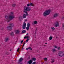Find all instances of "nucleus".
<instances>
[{
	"mask_svg": "<svg viewBox=\"0 0 64 64\" xmlns=\"http://www.w3.org/2000/svg\"><path fill=\"white\" fill-rule=\"evenodd\" d=\"M51 12V10L49 9L46 10L43 13V15L44 16H46L47 15H48L50 14Z\"/></svg>",
	"mask_w": 64,
	"mask_h": 64,
	"instance_id": "nucleus-1",
	"label": "nucleus"
},
{
	"mask_svg": "<svg viewBox=\"0 0 64 64\" xmlns=\"http://www.w3.org/2000/svg\"><path fill=\"white\" fill-rule=\"evenodd\" d=\"M14 18V16L12 15L10 16L9 17H8V16H6L5 17V18L8 20V22H9L11 20H12V19Z\"/></svg>",
	"mask_w": 64,
	"mask_h": 64,
	"instance_id": "nucleus-2",
	"label": "nucleus"
},
{
	"mask_svg": "<svg viewBox=\"0 0 64 64\" xmlns=\"http://www.w3.org/2000/svg\"><path fill=\"white\" fill-rule=\"evenodd\" d=\"M58 54L59 56L63 57L64 55V53L63 51H60L59 52Z\"/></svg>",
	"mask_w": 64,
	"mask_h": 64,
	"instance_id": "nucleus-3",
	"label": "nucleus"
},
{
	"mask_svg": "<svg viewBox=\"0 0 64 64\" xmlns=\"http://www.w3.org/2000/svg\"><path fill=\"white\" fill-rule=\"evenodd\" d=\"M10 26H8L6 27V28L7 29H8L9 30H12V27H11V26H13V24L12 23L10 24Z\"/></svg>",
	"mask_w": 64,
	"mask_h": 64,
	"instance_id": "nucleus-4",
	"label": "nucleus"
},
{
	"mask_svg": "<svg viewBox=\"0 0 64 64\" xmlns=\"http://www.w3.org/2000/svg\"><path fill=\"white\" fill-rule=\"evenodd\" d=\"M26 23H25V22H24V24L22 26V28L23 29H24L26 28Z\"/></svg>",
	"mask_w": 64,
	"mask_h": 64,
	"instance_id": "nucleus-5",
	"label": "nucleus"
},
{
	"mask_svg": "<svg viewBox=\"0 0 64 64\" xmlns=\"http://www.w3.org/2000/svg\"><path fill=\"white\" fill-rule=\"evenodd\" d=\"M54 25L56 27H57L59 25V22H58L56 21L55 22Z\"/></svg>",
	"mask_w": 64,
	"mask_h": 64,
	"instance_id": "nucleus-6",
	"label": "nucleus"
},
{
	"mask_svg": "<svg viewBox=\"0 0 64 64\" xmlns=\"http://www.w3.org/2000/svg\"><path fill=\"white\" fill-rule=\"evenodd\" d=\"M28 13H27L26 14H24L23 15V18H26V16H27L28 15Z\"/></svg>",
	"mask_w": 64,
	"mask_h": 64,
	"instance_id": "nucleus-7",
	"label": "nucleus"
},
{
	"mask_svg": "<svg viewBox=\"0 0 64 64\" xmlns=\"http://www.w3.org/2000/svg\"><path fill=\"white\" fill-rule=\"evenodd\" d=\"M59 15V13H56L54 14V17H57Z\"/></svg>",
	"mask_w": 64,
	"mask_h": 64,
	"instance_id": "nucleus-8",
	"label": "nucleus"
},
{
	"mask_svg": "<svg viewBox=\"0 0 64 64\" xmlns=\"http://www.w3.org/2000/svg\"><path fill=\"white\" fill-rule=\"evenodd\" d=\"M24 8V13H27V9H26V7H25Z\"/></svg>",
	"mask_w": 64,
	"mask_h": 64,
	"instance_id": "nucleus-9",
	"label": "nucleus"
},
{
	"mask_svg": "<svg viewBox=\"0 0 64 64\" xmlns=\"http://www.w3.org/2000/svg\"><path fill=\"white\" fill-rule=\"evenodd\" d=\"M25 7L28 11H29L31 10V8H30L29 7L27 8L26 7Z\"/></svg>",
	"mask_w": 64,
	"mask_h": 64,
	"instance_id": "nucleus-10",
	"label": "nucleus"
},
{
	"mask_svg": "<svg viewBox=\"0 0 64 64\" xmlns=\"http://www.w3.org/2000/svg\"><path fill=\"white\" fill-rule=\"evenodd\" d=\"M32 60H30L28 62V64H32Z\"/></svg>",
	"mask_w": 64,
	"mask_h": 64,
	"instance_id": "nucleus-11",
	"label": "nucleus"
},
{
	"mask_svg": "<svg viewBox=\"0 0 64 64\" xmlns=\"http://www.w3.org/2000/svg\"><path fill=\"white\" fill-rule=\"evenodd\" d=\"M16 34H18L20 32V31L18 30H16L15 32Z\"/></svg>",
	"mask_w": 64,
	"mask_h": 64,
	"instance_id": "nucleus-12",
	"label": "nucleus"
},
{
	"mask_svg": "<svg viewBox=\"0 0 64 64\" xmlns=\"http://www.w3.org/2000/svg\"><path fill=\"white\" fill-rule=\"evenodd\" d=\"M19 20H20V21H21L23 20V18L22 17V16H21L19 17Z\"/></svg>",
	"mask_w": 64,
	"mask_h": 64,
	"instance_id": "nucleus-13",
	"label": "nucleus"
},
{
	"mask_svg": "<svg viewBox=\"0 0 64 64\" xmlns=\"http://www.w3.org/2000/svg\"><path fill=\"white\" fill-rule=\"evenodd\" d=\"M30 6H33V7H34L35 6V5L34 4H33L31 2L30 3Z\"/></svg>",
	"mask_w": 64,
	"mask_h": 64,
	"instance_id": "nucleus-14",
	"label": "nucleus"
},
{
	"mask_svg": "<svg viewBox=\"0 0 64 64\" xmlns=\"http://www.w3.org/2000/svg\"><path fill=\"white\" fill-rule=\"evenodd\" d=\"M8 40H9V38H6L5 39V41L6 42H7Z\"/></svg>",
	"mask_w": 64,
	"mask_h": 64,
	"instance_id": "nucleus-15",
	"label": "nucleus"
},
{
	"mask_svg": "<svg viewBox=\"0 0 64 64\" xmlns=\"http://www.w3.org/2000/svg\"><path fill=\"white\" fill-rule=\"evenodd\" d=\"M22 60H23V58H21L19 60V62H21V61H22Z\"/></svg>",
	"mask_w": 64,
	"mask_h": 64,
	"instance_id": "nucleus-16",
	"label": "nucleus"
},
{
	"mask_svg": "<svg viewBox=\"0 0 64 64\" xmlns=\"http://www.w3.org/2000/svg\"><path fill=\"white\" fill-rule=\"evenodd\" d=\"M52 52H56V50L55 49H52Z\"/></svg>",
	"mask_w": 64,
	"mask_h": 64,
	"instance_id": "nucleus-17",
	"label": "nucleus"
},
{
	"mask_svg": "<svg viewBox=\"0 0 64 64\" xmlns=\"http://www.w3.org/2000/svg\"><path fill=\"white\" fill-rule=\"evenodd\" d=\"M53 38H52V36H50L49 38V40H52V39Z\"/></svg>",
	"mask_w": 64,
	"mask_h": 64,
	"instance_id": "nucleus-18",
	"label": "nucleus"
},
{
	"mask_svg": "<svg viewBox=\"0 0 64 64\" xmlns=\"http://www.w3.org/2000/svg\"><path fill=\"white\" fill-rule=\"evenodd\" d=\"M28 38H30V37L26 36L24 37V39H25V38H27V39H28Z\"/></svg>",
	"mask_w": 64,
	"mask_h": 64,
	"instance_id": "nucleus-19",
	"label": "nucleus"
},
{
	"mask_svg": "<svg viewBox=\"0 0 64 64\" xmlns=\"http://www.w3.org/2000/svg\"><path fill=\"white\" fill-rule=\"evenodd\" d=\"M34 24H37V21H35L34 22Z\"/></svg>",
	"mask_w": 64,
	"mask_h": 64,
	"instance_id": "nucleus-20",
	"label": "nucleus"
},
{
	"mask_svg": "<svg viewBox=\"0 0 64 64\" xmlns=\"http://www.w3.org/2000/svg\"><path fill=\"white\" fill-rule=\"evenodd\" d=\"M32 59L33 61H36V58H33Z\"/></svg>",
	"mask_w": 64,
	"mask_h": 64,
	"instance_id": "nucleus-21",
	"label": "nucleus"
},
{
	"mask_svg": "<svg viewBox=\"0 0 64 64\" xmlns=\"http://www.w3.org/2000/svg\"><path fill=\"white\" fill-rule=\"evenodd\" d=\"M44 60L46 62L47 61V58H44Z\"/></svg>",
	"mask_w": 64,
	"mask_h": 64,
	"instance_id": "nucleus-22",
	"label": "nucleus"
},
{
	"mask_svg": "<svg viewBox=\"0 0 64 64\" xmlns=\"http://www.w3.org/2000/svg\"><path fill=\"white\" fill-rule=\"evenodd\" d=\"M51 29L52 30H55V28H54L53 27H51Z\"/></svg>",
	"mask_w": 64,
	"mask_h": 64,
	"instance_id": "nucleus-23",
	"label": "nucleus"
},
{
	"mask_svg": "<svg viewBox=\"0 0 64 64\" xmlns=\"http://www.w3.org/2000/svg\"><path fill=\"white\" fill-rule=\"evenodd\" d=\"M10 35H11V36H13V35H14V33L13 32H11L10 33Z\"/></svg>",
	"mask_w": 64,
	"mask_h": 64,
	"instance_id": "nucleus-24",
	"label": "nucleus"
},
{
	"mask_svg": "<svg viewBox=\"0 0 64 64\" xmlns=\"http://www.w3.org/2000/svg\"><path fill=\"white\" fill-rule=\"evenodd\" d=\"M26 30H23L22 31V33H26Z\"/></svg>",
	"mask_w": 64,
	"mask_h": 64,
	"instance_id": "nucleus-25",
	"label": "nucleus"
},
{
	"mask_svg": "<svg viewBox=\"0 0 64 64\" xmlns=\"http://www.w3.org/2000/svg\"><path fill=\"white\" fill-rule=\"evenodd\" d=\"M54 62V59H52V63H53V62Z\"/></svg>",
	"mask_w": 64,
	"mask_h": 64,
	"instance_id": "nucleus-26",
	"label": "nucleus"
},
{
	"mask_svg": "<svg viewBox=\"0 0 64 64\" xmlns=\"http://www.w3.org/2000/svg\"><path fill=\"white\" fill-rule=\"evenodd\" d=\"M12 6L13 7H15L16 6V4H14L12 5Z\"/></svg>",
	"mask_w": 64,
	"mask_h": 64,
	"instance_id": "nucleus-27",
	"label": "nucleus"
},
{
	"mask_svg": "<svg viewBox=\"0 0 64 64\" xmlns=\"http://www.w3.org/2000/svg\"><path fill=\"white\" fill-rule=\"evenodd\" d=\"M27 27H30V24L29 23H28L27 24Z\"/></svg>",
	"mask_w": 64,
	"mask_h": 64,
	"instance_id": "nucleus-28",
	"label": "nucleus"
},
{
	"mask_svg": "<svg viewBox=\"0 0 64 64\" xmlns=\"http://www.w3.org/2000/svg\"><path fill=\"white\" fill-rule=\"evenodd\" d=\"M26 29H27V30H29V27L27 26L26 27Z\"/></svg>",
	"mask_w": 64,
	"mask_h": 64,
	"instance_id": "nucleus-29",
	"label": "nucleus"
},
{
	"mask_svg": "<svg viewBox=\"0 0 64 64\" xmlns=\"http://www.w3.org/2000/svg\"><path fill=\"white\" fill-rule=\"evenodd\" d=\"M19 49H20V48H18L17 50V52H19Z\"/></svg>",
	"mask_w": 64,
	"mask_h": 64,
	"instance_id": "nucleus-30",
	"label": "nucleus"
},
{
	"mask_svg": "<svg viewBox=\"0 0 64 64\" xmlns=\"http://www.w3.org/2000/svg\"><path fill=\"white\" fill-rule=\"evenodd\" d=\"M27 6L28 7H29V6H30V4H28Z\"/></svg>",
	"mask_w": 64,
	"mask_h": 64,
	"instance_id": "nucleus-31",
	"label": "nucleus"
},
{
	"mask_svg": "<svg viewBox=\"0 0 64 64\" xmlns=\"http://www.w3.org/2000/svg\"><path fill=\"white\" fill-rule=\"evenodd\" d=\"M61 49V48L59 47L58 48V50H60V49Z\"/></svg>",
	"mask_w": 64,
	"mask_h": 64,
	"instance_id": "nucleus-32",
	"label": "nucleus"
},
{
	"mask_svg": "<svg viewBox=\"0 0 64 64\" xmlns=\"http://www.w3.org/2000/svg\"><path fill=\"white\" fill-rule=\"evenodd\" d=\"M29 40V39H28L27 40H26V42H28V40Z\"/></svg>",
	"mask_w": 64,
	"mask_h": 64,
	"instance_id": "nucleus-33",
	"label": "nucleus"
},
{
	"mask_svg": "<svg viewBox=\"0 0 64 64\" xmlns=\"http://www.w3.org/2000/svg\"><path fill=\"white\" fill-rule=\"evenodd\" d=\"M24 21H25L26 22L27 21V19H25L24 20Z\"/></svg>",
	"mask_w": 64,
	"mask_h": 64,
	"instance_id": "nucleus-34",
	"label": "nucleus"
},
{
	"mask_svg": "<svg viewBox=\"0 0 64 64\" xmlns=\"http://www.w3.org/2000/svg\"><path fill=\"white\" fill-rule=\"evenodd\" d=\"M29 49H30V50H32V48H31V47H29L28 48Z\"/></svg>",
	"mask_w": 64,
	"mask_h": 64,
	"instance_id": "nucleus-35",
	"label": "nucleus"
},
{
	"mask_svg": "<svg viewBox=\"0 0 64 64\" xmlns=\"http://www.w3.org/2000/svg\"><path fill=\"white\" fill-rule=\"evenodd\" d=\"M36 64V62H33L32 64Z\"/></svg>",
	"mask_w": 64,
	"mask_h": 64,
	"instance_id": "nucleus-36",
	"label": "nucleus"
},
{
	"mask_svg": "<svg viewBox=\"0 0 64 64\" xmlns=\"http://www.w3.org/2000/svg\"><path fill=\"white\" fill-rule=\"evenodd\" d=\"M54 47L55 48H57V46H54Z\"/></svg>",
	"mask_w": 64,
	"mask_h": 64,
	"instance_id": "nucleus-37",
	"label": "nucleus"
},
{
	"mask_svg": "<svg viewBox=\"0 0 64 64\" xmlns=\"http://www.w3.org/2000/svg\"><path fill=\"white\" fill-rule=\"evenodd\" d=\"M23 42V40H22L21 42V44H22V43Z\"/></svg>",
	"mask_w": 64,
	"mask_h": 64,
	"instance_id": "nucleus-38",
	"label": "nucleus"
},
{
	"mask_svg": "<svg viewBox=\"0 0 64 64\" xmlns=\"http://www.w3.org/2000/svg\"><path fill=\"white\" fill-rule=\"evenodd\" d=\"M29 48H27L26 49V50H28V49H29Z\"/></svg>",
	"mask_w": 64,
	"mask_h": 64,
	"instance_id": "nucleus-39",
	"label": "nucleus"
},
{
	"mask_svg": "<svg viewBox=\"0 0 64 64\" xmlns=\"http://www.w3.org/2000/svg\"><path fill=\"white\" fill-rule=\"evenodd\" d=\"M13 12H12L11 13V15H13Z\"/></svg>",
	"mask_w": 64,
	"mask_h": 64,
	"instance_id": "nucleus-40",
	"label": "nucleus"
},
{
	"mask_svg": "<svg viewBox=\"0 0 64 64\" xmlns=\"http://www.w3.org/2000/svg\"><path fill=\"white\" fill-rule=\"evenodd\" d=\"M62 19H64V16L62 17Z\"/></svg>",
	"mask_w": 64,
	"mask_h": 64,
	"instance_id": "nucleus-41",
	"label": "nucleus"
},
{
	"mask_svg": "<svg viewBox=\"0 0 64 64\" xmlns=\"http://www.w3.org/2000/svg\"><path fill=\"white\" fill-rule=\"evenodd\" d=\"M24 44H23V46H22V47H24Z\"/></svg>",
	"mask_w": 64,
	"mask_h": 64,
	"instance_id": "nucleus-42",
	"label": "nucleus"
},
{
	"mask_svg": "<svg viewBox=\"0 0 64 64\" xmlns=\"http://www.w3.org/2000/svg\"><path fill=\"white\" fill-rule=\"evenodd\" d=\"M28 35V34H26V36H27V35Z\"/></svg>",
	"mask_w": 64,
	"mask_h": 64,
	"instance_id": "nucleus-43",
	"label": "nucleus"
},
{
	"mask_svg": "<svg viewBox=\"0 0 64 64\" xmlns=\"http://www.w3.org/2000/svg\"><path fill=\"white\" fill-rule=\"evenodd\" d=\"M25 43H24V45H25Z\"/></svg>",
	"mask_w": 64,
	"mask_h": 64,
	"instance_id": "nucleus-44",
	"label": "nucleus"
},
{
	"mask_svg": "<svg viewBox=\"0 0 64 64\" xmlns=\"http://www.w3.org/2000/svg\"><path fill=\"white\" fill-rule=\"evenodd\" d=\"M45 44H47V43H45Z\"/></svg>",
	"mask_w": 64,
	"mask_h": 64,
	"instance_id": "nucleus-45",
	"label": "nucleus"
}]
</instances>
